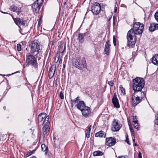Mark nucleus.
Here are the masks:
<instances>
[{"mask_svg":"<svg viewBox=\"0 0 158 158\" xmlns=\"http://www.w3.org/2000/svg\"><path fill=\"white\" fill-rule=\"evenodd\" d=\"M143 29V25L140 23H135L132 28L130 30L127 35V46L131 48L134 47L136 40L135 34H141Z\"/></svg>","mask_w":158,"mask_h":158,"instance_id":"nucleus-1","label":"nucleus"},{"mask_svg":"<svg viewBox=\"0 0 158 158\" xmlns=\"http://www.w3.org/2000/svg\"><path fill=\"white\" fill-rule=\"evenodd\" d=\"M145 82L142 78L136 77L132 80V87L135 92L141 90L144 85Z\"/></svg>","mask_w":158,"mask_h":158,"instance_id":"nucleus-2","label":"nucleus"},{"mask_svg":"<svg viewBox=\"0 0 158 158\" xmlns=\"http://www.w3.org/2000/svg\"><path fill=\"white\" fill-rule=\"evenodd\" d=\"M30 52L32 54H38L41 51L40 44L37 40L32 41L30 44Z\"/></svg>","mask_w":158,"mask_h":158,"instance_id":"nucleus-3","label":"nucleus"},{"mask_svg":"<svg viewBox=\"0 0 158 158\" xmlns=\"http://www.w3.org/2000/svg\"><path fill=\"white\" fill-rule=\"evenodd\" d=\"M73 64L75 67L80 69L86 67V61L84 58L77 57L74 61Z\"/></svg>","mask_w":158,"mask_h":158,"instance_id":"nucleus-4","label":"nucleus"},{"mask_svg":"<svg viewBox=\"0 0 158 158\" xmlns=\"http://www.w3.org/2000/svg\"><path fill=\"white\" fill-rule=\"evenodd\" d=\"M26 63L28 66L31 65L35 68L38 66L37 60L33 55H29L27 56Z\"/></svg>","mask_w":158,"mask_h":158,"instance_id":"nucleus-5","label":"nucleus"},{"mask_svg":"<svg viewBox=\"0 0 158 158\" xmlns=\"http://www.w3.org/2000/svg\"><path fill=\"white\" fill-rule=\"evenodd\" d=\"M38 119L39 123L43 121L42 125H45V124H50L49 117L48 115L47 116L45 113L40 114L38 115Z\"/></svg>","mask_w":158,"mask_h":158,"instance_id":"nucleus-6","label":"nucleus"},{"mask_svg":"<svg viewBox=\"0 0 158 158\" xmlns=\"http://www.w3.org/2000/svg\"><path fill=\"white\" fill-rule=\"evenodd\" d=\"M42 2V0H37L32 4V8L33 12L36 13H38Z\"/></svg>","mask_w":158,"mask_h":158,"instance_id":"nucleus-7","label":"nucleus"},{"mask_svg":"<svg viewBox=\"0 0 158 158\" xmlns=\"http://www.w3.org/2000/svg\"><path fill=\"white\" fill-rule=\"evenodd\" d=\"M101 6L99 3L96 2L91 7V10L93 14L97 15L99 14L101 10Z\"/></svg>","mask_w":158,"mask_h":158,"instance_id":"nucleus-8","label":"nucleus"},{"mask_svg":"<svg viewBox=\"0 0 158 158\" xmlns=\"http://www.w3.org/2000/svg\"><path fill=\"white\" fill-rule=\"evenodd\" d=\"M122 125L119 123L116 119H114L111 127V130L113 131H118L120 129Z\"/></svg>","mask_w":158,"mask_h":158,"instance_id":"nucleus-9","label":"nucleus"},{"mask_svg":"<svg viewBox=\"0 0 158 158\" xmlns=\"http://www.w3.org/2000/svg\"><path fill=\"white\" fill-rule=\"evenodd\" d=\"M116 143V140L114 138L110 137L106 139V144L109 146L114 145Z\"/></svg>","mask_w":158,"mask_h":158,"instance_id":"nucleus-10","label":"nucleus"},{"mask_svg":"<svg viewBox=\"0 0 158 158\" xmlns=\"http://www.w3.org/2000/svg\"><path fill=\"white\" fill-rule=\"evenodd\" d=\"M112 102L114 107L117 108L120 107L118 100L117 98V94L116 92H115L114 94V95L112 99Z\"/></svg>","mask_w":158,"mask_h":158,"instance_id":"nucleus-11","label":"nucleus"},{"mask_svg":"<svg viewBox=\"0 0 158 158\" xmlns=\"http://www.w3.org/2000/svg\"><path fill=\"white\" fill-rule=\"evenodd\" d=\"M132 100V104L134 106L137 105L142 100L139 98V96H136L135 95L134 96V93L133 94Z\"/></svg>","mask_w":158,"mask_h":158,"instance_id":"nucleus-12","label":"nucleus"},{"mask_svg":"<svg viewBox=\"0 0 158 158\" xmlns=\"http://www.w3.org/2000/svg\"><path fill=\"white\" fill-rule=\"evenodd\" d=\"M81 111L82 112L83 115L86 117L88 116L91 112L88 106L85 107V108L81 110Z\"/></svg>","mask_w":158,"mask_h":158,"instance_id":"nucleus-13","label":"nucleus"},{"mask_svg":"<svg viewBox=\"0 0 158 158\" xmlns=\"http://www.w3.org/2000/svg\"><path fill=\"white\" fill-rule=\"evenodd\" d=\"M110 42L109 40L107 41L106 43L104 48L105 54L106 55H108L110 51Z\"/></svg>","mask_w":158,"mask_h":158,"instance_id":"nucleus-14","label":"nucleus"},{"mask_svg":"<svg viewBox=\"0 0 158 158\" xmlns=\"http://www.w3.org/2000/svg\"><path fill=\"white\" fill-rule=\"evenodd\" d=\"M139 96V98L142 100L145 97V94L144 92H142L141 90L134 92V95Z\"/></svg>","mask_w":158,"mask_h":158,"instance_id":"nucleus-15","label":"nucleus"},{"mask_svg":"<svg viewBox=\"0 0 158 158\" xmlns=\"http://www.w3.org/2000/svg\"><path fill=\"white\" fill-rule=\"evenodd\" d=\"M76 106H77V108L79 110H81L84 108L85 107H86L85 106V105L83 101H80L76 105Z\"/></svg>","mask_w":158,"mask_h":158,"instance_id":"nucleus-16","label":"nucleus"},{"mask_svg":"<svg viewBox=\"0 0 158 158\" xmlns=\"http://www.w3.org/2000/svg\"><path fill=\"white\" fill-rule=\"evenodd\" d=\"M158 29V24L151 23L149 27V30L150 31H153L156 30Z\"/></svg>","mask_w":158,"mask_h":158,"instance_id":"nucleus-17","label":"nucleus"},{"mask_svg":"<svg viewBox=\"0 0 158 158\" xmlns=\"http://www.w3.org/2000/svg\"><path fill=\"white\" fill-rule=\"evenodd\" d=\"M58 45L59 52L63 53L65 48V44L61 42H59L58 43Z\"/></svg>","mask_w":158,"mask_h":158,"instance_id":"nucleus-18","label":"nucleus"},{"mask_svg":"<svg viewBox=\"0 0 158 158\" xmlns=\"http://www.w3.org/2000/svg\"><path fill=\"white\" fill-rule=\"evenodd\" d=\"M56 70L55 67L52 66L49 69V77L50 79L52 78L54 76Z\"/></svg>","mask_w":158,"mask_h":158,"instance_id":"nucleus-19","label":"nucleus"},{"mask_svg":"<svg viewBox=\"0 0 158 158\" xmlns=\"http://www.w3.org/2000/svg\"><path fill=\"white\" fill-rule=\"evenodd\" d=\"M152 62L155 65H158V54H155L152 57Z\"/></svg>","mask_w":158,"mask_h":158,"instance_id":"nucleus-20","label":"nucleus"},{"mask_svg":"<svg viewBox=\"0 0 158 158\" xmlns=\"http://www.w3.org/2000/svg\"><path fill=\"white\" fill-rule=\"evenodd\" d=\"M50 124H46L43 125L44 131L43 134L45 135L49 131V125Z\"/></svg>","mask_w":158,"mask_h":158,"instance_id":"nucleus-21","label":"nucleus"},{"mask_svg":"<svg viewBox=\"0 0 158 158\" xmlns=\"http://www.w3.org/2000/svg\"><path fill=\"white\" fill-rule=\"evenodd\" d=\"M95 136L97 137H105L106 136V134L103 131H101L95 134Z\"/></svg>","mask_w":158,"mask_h":158,"instance_id":"nucleus-22","label":"nucleus"},{"mask_svg":"<svg viewBox=\"0 0 158 158\" xmlns=\"http://www.w3.org/2000/svg\"><path fill=\"white\" fill-rule=\"evenodd\" d=\"M85 35V34L79 33L78 34V38L80 42L82 43L84 41V37Z\"/></svg>","mask_w":158,"mask_h":158,"instance_id":"nucleus-23","label":"nucleus"},{"mask_svg":"<svg viewBox=\"0 0 158 158\" xmlns=\"http://www.w3.org/2000/svg\"><path fill=\"white\" fill-rule=\"evenodd\" d=\"M91 129V125L88 127L85 132V135L86 137L89 138L90 136V132Z\"/></svg>","mask_w":158,"mask_h":158,"instance_id":"nucleus-24","label":"nucleus"},{"mask_svg":"<svg viewBox=\"0 0 158 158\" xmlns=\"http://www.w3.org/2000/svg\"><path fill=\"white\" fill-rule=\"evenodd\" d=\"M79 99L78 97H77L74 100H71V103L72 107L75 105V104L78 103L79 102Z\"/></svg>","mask_w":158,"mask_h":158,"instance_id":"nucleus-25","label":"nucleus"},{"mask_svg":"<svg viewBox=\"0 0 158 158\" xmlns=\"http://www.w3.org/2000/svg\"><path fill=\"white\" fill-rule=\"evenodd\" d=\"M103 154V153L101 151H97L93 152V155L94 156H102Z\"/></svg>","mask_w":158,"mask_h":158,"instance_id":"nucleus-26","label":"nucleus"},{"mask_svg":"<svg viewBox=\"0 0 158 158\" xmlns=\"http://www.w3.org/2000/svg\"><path fill=\"white\" fill-rule=\"evenodd\" d=\"M41 149L44 152H45L46 154L48 151V147H46V145L44 144L41 145Z\"/></svg>","mask_w":158,"mask_h":158,"instance_id":"nucleus-27","label":"nucleus"},{"mask_svg":"<svg viewBox=\"0 0 158 158\" xmlns=\"http://www.w3.org/2000/svg\"><path fill=\"white\" fill-rule=\"evenodd\" d=\"M121 93V94L124 95L125 94V91L124 89L121 85L119 87Z\"/></svg>","mask_w":158,"mask_h":158,"instance_id":"nucleus-28","label":"nucleus"},{"mask_svg":"<svg viewBox=\"0 0 158 158\" xmlns=\"http://www.w3.org/2000/svg\"><path fill=\"white\" fill-rule=\"evenodd\" d=\"M14 21L15 23L19 26V24H20L21 23V20L19 18H16L14 19Z\"/></svg>","mask_w":158,"mask_h":158,"instance_id":"nucleus-29","label":"nucleus"},{"mask_svg":"<svg viewBox=\"0 0 158 158\" xmlns=\"http://www.w3.org/2000/svg\"><path fill=\"white\" fill-rule=\"evenodd\" d=\"M10 9L12 11L15 12L17 10V7L13 5L10 6Z\"/></svg>","mask_w":158,"mask_h":158,"instance_id":"nucleus-30","label":"nucleus"},{"mask_svg":"<svg viewBox=\"0 0 158 158\" xmlns=\"http://www.w3.org/2000/svg\"><path fill=\"white\" fill-rule=\"evenodd\" d=\"M155 123L158 125V111L157 112L155 115Z\"/></svg>","mask_w":158,"mask_h":158,"instance_id":"nucleus-31","label":"nucleus"},{"mask_svg":"<svg viewBox=\"0 0 158 158\" xmlns=\"http://www.w3.org/2000/svg\"><path fill=\"white\" fill-rule=\"evenodd\" d=\"M35 150H33L32 151H30V152L27 153L25 155L26 157H27L31 155L35 152Z\"/></svg>","mask_w":158,"mask_h":158,"instance_id":"nucleus-32","label":"nucleus"},{"mask_svg":"<svg viewBox=\"0 0 158 158\" xmlns=\"http://www.w3.org/2000/svg\"><path fill=\"white\" fill-rule=\"evenodd\" d=\"M132 118L133 119V122L134 123H136L138 122L136 116H133Z\"/></svg>","mask_w":158,"mask_h":158,"instance_id":"nucleus-33","label":"nucleus"},{"mask_svg":"<svg viewBox=\"0 0 158 158\" xmlns=\"http://www.w3.org/2000/svg\"><path fill=\"white\" fill-rule=\"evenodd\" d=\"M17 49L18 51H20L21 50V45L19 44L17 45Z\"/></svg>","mask_w":158,"mask_h":158,"instance_id":"nucleus-34","label":"nucleus"},{"mask_svg":"<svg viewBox=\"0 0 158 158\" xmlns=\"http://www.w3.org/2000/svg\"><path fill=\"white\" fill-rule=\"evenodd\" d=\"M59 97L61 99H63L64 98V94L62 91L60 92V93Z\"/></svg>","mask_w":158,"mask_h":158,"instance_id":"nucleus-35","label":"nucleus"},{"mask_svg":"<svg viewBox=\"0 0 158 158\" xmlns=\"http://www.w3.org/2000/svg\"><path fill=\"white\" fill-rule=\"evenodd\" d=\"M138 122L136 123H133V125L134 126V127L137 129H138L139 126H138Z\"/></svg>","mask_w":158,"mask_h":158,"instance_id":"nucleus-36","label":"nucleus"},{"mask_svg":"<svg viewBox=\"0 0 158 158\" xmlns=\"http://www.w3.org/2000/svg\"><path fill=\"white\" fill-rule=\"evenodd\" d=\"M113 42L114 45L115 46L116 45V41L115 37L114 35L113 36Z\"/></svg>","mask_w":158,"mask_h":158,"instance_id":"nucleus-37","label":"nucleus"},{"mask_svg":"<svg viewBox=\"0 0 158 158\" xmlns=\"http://www.w3.org/2000/svg\"><path fill=\"white\" fill-rule=\"evenodd\" d=\"M155 18L157 21L158 22V12L155 14Z\"/></svg>","mask_w":158,"mask_h":158,"instance_id":"nucleus-38","label":"nucleus"},{"mask_svg":"<svg viewBox=\"0 0 158 158\" xmlns=\"http://www.w3.org/2000/svg\"><path fill=\"white\" fill-rule=\"evenodd\" d=\"M108 84L110 86H113L114 84V83L112 81H109Z\"/></svg>","mask_w":158,"mask_h":158,"instance_id":"nucleus-39","label":"nucleus"},{"mask_svg":"<svg viewBox=\"0 0 158 158\" xmlns=\"http://www.w3.org/2000/svg\"><path fill=\"white\" fill-rule=\"evenodd\" d=\"M126 141L127 142V144H128L129 145L130 144V143H129V141L128 138V136H127L126 137Z\"/></svg>","mask_w":158,"mask_h":158,"instance_id":"nucleus-40","label":"nucleus"},{"mask_svg":"<svg viewBox=\"0 0 158 158\" xmlns=\"http://www.w3.org/2000/svg\"><path fill=\"white\" fill-rule=\"evenodd\" d=\"M141 155H142L141 153L140 152H139L138 155V158H142V157Z\"/></svg>","mask_w":158,"mask_h":158,"instance_id":"nucleus-41","label":"nucleus"},{"mask_svg":"<svg viewBox=\"0 0 158 158\" xmlns=\"http://www.w3.org/2000/svg\"><path fill=\"white\" fill-rule=\"evenodd\" d=\"M25 24V21H21V23L20 24L24 25Z\"/></svg>","mask_w":158,"mask_h":158,"instance_id":"nucleus-42","label":"nucleus"},{"mask_svg":"<svg viewBox=\"0 0 158 158\" xmlns=\"http://www.w3.org/2000/svg\"><path fill=\"white\" fill-rule=\"evenodd\" d=\"M19 27L20 28V29L19 30V31L20 32V33L22 35H24L25 34V33H23L21 31V28H20V27L19 26Z\"/></svg>","mask_w":158,"mask_h":158,"instance_id":"nucleus-43","label":"nucleus"},{"mask_svg":"<svg viewBox=\"0 0 158 158\" xmlns=\"http://www.w3.org/2000/svg\"><path fill=\"white\" fill-rule=\"evenodd\" d=\"M130 130L131 132L132 133V134L133 135H134V132L133 131L132 128H131V127H130Z\"/></svg>","mask_w":158,"mask_h":158,"instance_id":"nucleus-44","label":"nucleus"},{"mask_svg":"<svg viewBox=\"0 0 158 158\" xmlns=\"http://www.w3.org/2000/svg\"><path fill=\"white\" fill-rule=\"evenodd\" d=\"M117 158H126L124 156H118Z\"/></svg>","mask_w":158,"mask_h":158,"instance_id":"nucleus-45","label":"nucleus"},{"mask_svg":"<svg viewBox=\"0 0 158 158\" xmlns=\"http://www.w3.org/2000/svg\"><path fill=\"white\" fill-rule=\"evenodd\" d=\"M117 7H115L114 12V13H116L117 11Z\"/></svg>","mask_w":158,"mask_h":158,"instance_id":"nucleus-46","label":"nucleus"},{"mask_svg":"<svg viewBox=\"0 0 158 158\" xmlns=\"http://www.w3.org/2000/svg\"><path fill=\"white\" fill-rule=\"evenodd\" d=\"M55 145L56 147H58L59 146V145L57 144L56 143H55Z\"/></svg>","mask_w":158,"mask_h":158,"instance_id":"nucleus-47","label":"nucleus"},{"mask_svg":"<svg viewBox=\"0 0 158 158\" xmlns=\"http://www.w3.org/2000/svg\"><path fill=\"white\" fill-rule=\"evenodd\" d=\"M30 158H36V157L35 156H33L32 157Z\"/></svg>","mask_w":158,"mask_h":158,"instance_id":"nucleus-48","label":"nucleus"},{"mask_svg":"<svg viewBox=\"0 0 158 158\" xmlns=\"http://www.w3.org/2000/svg\"><path fill=\"white\" fill-rule=\"evenodd\" d=\"M134 144H135V146H138V145H137V144L136 143H135Z\"/></svg>","mask_w":158,"mask_h":158,"instance_id":"nucleus-49","label":"nucleus"},{"mask_svg":"<svg viewBox=\"0 0 158 158\" xmlns=\"http://www.w3.org/2000/svg\"><path fill=\"white\" fill-rule=\"evenodd\" d=\"M16 12H17V13L18 14H19V11H16Z\"/></svg>","mask_w":158,"mask_h":158,"instance_id":"nucleus-50","label":"nucleus"},{"mask_svg":"<svg viewBox=\"0 0 158 158\" xmlns=\"http://www.w3.org/2000/svg\"><path fill=\"white\" fill-rule=\"evenodd\" d=\"M62 62V60H59V63H61Z\"/></svg>","mask_w":158,"mask_h":158,"instance_id":"nucleus-51","label":"nucleus"},{"mask_svg":"<svg viewBox=\"0 0 158 158\" xmlns=\"http://www.w3.org/2000/svg\"><path fill=\"white\" fill-rule=\"evenodd\" d=\"M6 108V107L5 106H4L3 107V109H4V110H5Z\"/></svg>","mask_w":158,"mask_h":158,"instance_id":"nucleus-52","label":"nucleus"},{"mask_svg":"<svg viewBox=\"0 0 158 158\" xmlns=\"http://www.w3.org/2000/svg\"><path fill=\"white\" fill-rule=\"evenodd\" d=\"M1 12L3 13H5V14H7V13H6V12H3V11H1Z\"/></svg>","mask_w":158,"mask_h":158,"instance_id":"nucleus-53","label":"nucleus"},{"mask_svg":"<svg viewBox=\"0 0 158 158\" xmlns=\"http://www.w3.org/2000/svg\"><path fill=\"white\" fill-rule=\"evenodd\" d=\"M132 141L133 142H134L135 141V139H132Z\"/></svg>","mask_w":158,"mask_h":158,"instance_id":"nucleus-54","label":"nucleus"},{"mask_svg":"<svg viewBox=\"0 0 158 158\" xmlns=\"http://www.w3.org/2000/svg\"><path fill=\"white\" fill-rule=\"evenodd\" d=\"M115 18V16H113V19H114V18Z\"/></svg>","mask_w":158,"mask_h":158,"instance_id":"nucleus-55","label":"nucleus"},{"mask_svg":"<svg viewBox=\"0 0 158 158\" xmlns=\"http://www.w3.org/2000/svg\"><path fill=\"white\" fill-rule=\"evenodd\" d=\"M64 67H65V65H64H64H63V67H64Z\"/></svg>","mask_w":158,"mask_h":158,"instance_id":"nucleus-56","label":"nucleus"}]
</instances>
